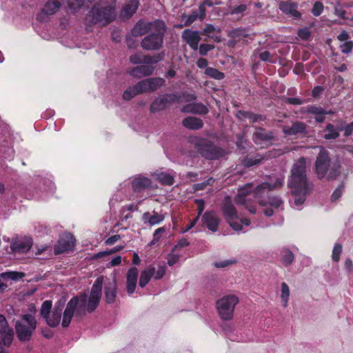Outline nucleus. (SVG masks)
I'll list each match as a JSON object with an SVG mask.
<instances>
[{
    "label": "nucleus",
    "instance_id": "1",
    "mask_svg": "<svg viewBox=\"0 0 353 353\" xmlns=\"http://www.w3.org/2000/svg\"><path fill=\"white\" fill-rule=\"evenodd\" d=\"M283 182L284 177L279 176L275 179L273 183H263L255 188L254 196L257 199L261 206L265 208L263 211L265 216H270L273 214L272 208H283V202L279 197L269 196L268 199H265L264 196L269 191L280 188Z\"/></svg>",
    "mask_w": 353,
    "mask_h": 353
},
{
    "label": "nucleus",
    "instance_id": "2",
    "mask_svg": "<svg viewBox=\"0 0 353 353\" xmlns=\"http://www.w3.org/2000/svg\"><path fill=\"white\" fill-rule=\"evenodd\" d=\"M116 17L115 3H97L94 5L85 19V29L88 32L92 31L94 26L103 27L111 21Z\"/></svg>",
    "mask_w": 353,
    "mask_h": 353
},
{
    "label": "nucleus",
    "instance_id": "3",
    "mask_svg": "<svg viewBox=\"0 0 353 353\" xmlns=\"http://www.w3.org/2000/svg\"><path fill=\"white\" fill-rule=\"evenodd\" d=\"M306 168V159L304 157H300L293 164L288 182L292 193L305 194L312 190V185L307 177Z\"/></svg>",
    "mask_w": 353,
    "mask_h": 353
},
{
    "label": "nucleus",
    "instance_id": "4",
    "mask_svg": "<svg viewBox=\"0 0 353 353\" xmlns=\"http://www.w3.org/2000/svg\"><path fill=\"white\" fill-rule=\"evenodd\" d=\"M315 171L319 179L332 180L340 174L339 166L336 165H331L328 153L324 149L320 150L316 157Z\"/></svg>",
    "mask_w": 353,
    "mask_h": 353
},
{
    "label": "nucleus",
    "instance_id": "5",
    "mask_svg": "<svg viewBox=\"0 0 353 353\" xmlns=\"http://www.w3.org/2000/svg\"><path fill=\"white\" fill-rule=\"evenodd\" d=\"M155 28L145 36L141 42V47L146 50H159L163 43V38L167 31L165 22H157Z\"/></svg>",
    "mask_w": 353,
    "mask_h": 353
},
{
    "label": "nucleus",
    "instance_id": "6",
    "mask_svg": "<svg viewBox=\"0 0 353 353\" xmlns=\"http://www.w3.org/2000/svg\"><path fill=\"white\" fill-rule=\"evenodd\" d=\"M37 326V322L34 315L23 314L21 319L15 323V331L18 339L20 341H30Z\"/></svg>",
    "mask_w": 353,
    "mask_h": 353
},
{
    "label": "nucleus",
    "instance_id": "7",
    "mask_svg": "<svg viewBox=\"0 0 353 353\" xmlns=\"http://www.w3.org/2000/svg\"><path fill=\"white\" fill-rule=\"evenodd\" d=\"M85 302L86 297L85 295H79L70 300L63 312L62 320V326L63 327H67L70 325L74 313L78 316L85 314Z\"/></svg>",
    "mask_w": 353,
    "mask_h": 353
},
{
    "label": "nucleus",
    "instance_id": "8",
    "mask_svg": "<svg viewBox=\"0 0 353 353\" xmlns=\"http://www.w3.org/2000/svg\"><path fill=\"white\" fill-rule=\"evenodd\" d=\"M222 211L224 217L234 230H241L242 224L245 225H249L250 224L249 219H241L239 218L236 210L232 203L231 198L230 196H225L224 198Z\"/></svg>",
    "mask_w": 353,
    "mask_h": 353
},
{
    "label": "nucleus",
    "instance_id": "9",
    "mask_svg": "<svg viewBox=\"0 0 353 353\" xmlns=\"http://www.w3.org/2000/svg\"><path fill=\"white\" fill-rule=\"evenodd\" d=\"M239 299L236 295H226L216 302V308L221 319L224 321L232 320L236 305Z\"/></svg>",
    "mask_w": 353,
    "mask_h": 353
},
{
    "label": "nucleus",
    "instance_id": "10",
    "mask_svg": "<svg viewBox=\"0 0 353 353\" xmlns=\"http://www.w3.org/2000/svg\"><path fill=\"white\" fill-rule=\"evenodd\" d=\"M102 285L103 279L99 277L92 287L90 296L88 297L85 294H83L86 297L85 310L88 312H92L98 306L101 297Z\"/></svg>",
    "mask_w": 353,
    "mask_h": 353
},
{
    "label": "nucleus",
    "instance_id": "11",
    "mask_svg": "<svg viewBox=\"0 0 353 353\" xmlns=\"http://www.w3.org/2000/svg\"><path fill=\"white\" fill-rule=\"evenodd\" d=\"M196 145L199 152L206 159H215L223 155L222 151L212 145L208 140L200 139Z\"/></svg>",
    "mask_w": 353,
    "mask_h": 353
},
{
    "label": "nucleus",
    "instance_id": "12",
    "mask_svg": "<svg viewBox=\"0 0 353 353\" xmlns=\"http://www.w3.org/2000/svg\"><path fill=\"white\" fill-rule=\"evenodd\" d=\"M177 100V97L174 94L161 95L154 100L150 105V112H157L164 110L166 107Z\"/></svg>",
    "mask_w": 353,
    "mask_h": 353
},
{
    "label": "nucleus",
    "instance_id": "13",
    "mask_svg": "<svg viewBox=\"0 0 353 353\" xmlns=\"http://www.w3.org/2000/svg\"><path fill=\"white\" fill-rule=\"evenodd\" d=\"M162 20H154L153 21H147L145 20L139 21L131 30L132 37H140L145 34L146 33L150 32L155 28V26L157 22H162Z\"/></svg>",
    "mask_w": 353,
    "mask_h": 353
},
{
    "label": "nucleus",
    "instance_id": "14",
    "mask_svg": "<svg viewBox=\"0 0 353 353\" xmlns=\"http://www.w3.org/2000/svg\"><path fill=\"white\" fill-rule=\"evenodd\" d=\"M165 80L162 78H149L137 83L138 87L140 89L139 92H152L163 85Z\"/></svg>",
    "mask_w": 353,
    "mask_h": 353
},
{
    "label": "nucleus",
    "instance_id": "15",
    "mask_svg": "<svg viewBox=\"0 0 353 353\" xmlns=\"http://www.w3.org/2000/svg\"><path fill=\"white\" fill-rule=\"evenodd\" d=\"M32 245V241L30 237L17 236L12 239L10 244V248L14 253H26L31 248Z\"/></svg>",
    "mask_w": 353,
    "mask_h": 353
},
{
    "label": "nucleus",
    "instance_id": "16",
    "mask_svg": "<svg viewBox=\"0 0 353 353\" xmlns=\"http://www.w3.org/2000/svg\"><path fill=\"white\" fill-rule=\"evenodd\" d=\"M75 245V239L70 234H63L59 240L57 244L54 247V253L56 254L63 253L72 250Z\"/></svg>",
    "mask_w": 353,
    "mask_h": 353
},
{
    "label": "nucleus",
    "instance_id": "17",
    "mask_svg": "<svg viewBox=\"0 0 353 353\" xmlns=\"http://www.w3.org/2000/svg\"><path fill=\"white\" fill-rule=\"evenodd\" d=\"M252 189V183H248L240 188L238 190V194L234 198V201L237 205H245V208L250 213L254 214L256 212V209L247 204L246 199V197L251 193Z\"/></svg>",
    "mask_w": 353,
    "mask_h": 353
},
{
    "label": "nucleus",
    "instance_id": "18",
    "mask_svg": "<svg viewBox=\"0 0 353 353\" xmlns=\"http://www.w3.org/2000/svg\"><path fill=\"white\" fill-rule=\"evenodd\" d=\"M201 34L198 31L185 29L181 34V38L191 49L196 50H198V45L201 40Z\"/></svg>",
    "mask_w": 353,
    "mask_h": 353
},
{
    "label": "nucleus",
    "instance_id": "19",
    "mask_svg": "<svg viewBox=\"0 0 353 353\" xmlns=\"http://www.w3.org/2000/svg\"><path fill=\"white\" fill-rule=\"evenodd\" d=\"M64 0H48L41 12L37 15V19L44 21L46 16L55 14L60 8Z\"/></svg>",
    "mask_w": 353,
    "mask_h": 353
},
{
    "label": "nucleus",
    "instance_id": "20",
    "mask_svg": "<svg viewBox=\"0 0 353 353\" xmlns=\"http://www.w3.org/2000/svg\"><path fill=\"white\" fill-rule=\"evenodd\" d=\"M279 9L285 14L295 19L301 17V13L297 10V3L291 1H281L279 4Z\"/></svg>",
    "mask_w": 353,
    "mask_h": 353
},
{
    "label": "nucleus",
    "instance_id": "21",
    "mask_svg": "<svg viewBox=\"0 0 353 353\" xmlns=\"http://www.w3.org/2000/svg\"><path fill=\"white\" fill-rule=\"evenodd\" d=\"M139 270L133 267L128 270L126 274V290L129 294H132L137 287Z\"/></svg>",
    "mask_w": 353,
    "mask_h": 353
},
{
    "label": "nucleus",
    "instance_id": "22",
    "mask_svg": "<svg viewBox=\"0 0 353 353\" xmlns=\"http://www.w3.org/2000/svg\"><path fill=\"white\" fill-rule=\"evenodd\" d=\"M164 57L163 53H159L156 56H139L138 54H133L130 56V61L133 64L138 63H156L161 60H163Z\"/></svg>",
    "mask_w": 353,
    "mask_h": 353
},
{
    "label": "nucleus",
    "instance_id": "23",
    "mask_svg": "<svg viewBox=\"0 0 353 353\" xmlns=\"http://www.w3.org/2000/svg\"><path fill=\"white\" fill-rule=\"evenodd\" d=\"M202 221L212 232H214L217 231L219 219L214 212H205L203 216Z\"/></svg>",
    "mask_w": 353,
    "mask_h": 353
},
{
    "label": "nucleus",
    "instance_id": "24",
    "mask_svg": "<svg viewBox=\"0 0 353 353\" xmlns=\"http://www.w3.org/2000/svg\"><path fill=\"white\" fill-rule=\"evenodd\" d=\"M283 132L287 135H296L299 134H306V125L305 123L296 121L294 122L292 125H284L283 126Z\"/></svg>",
    "mask_w": 353,
    "mask_h": 353
},
{
    "label": "nucleus",
    "instance_id": "25",
    "mask_svg": "<svg viewBox=\"0 0 353 353\" xmlns=\"http://www.w3.org/2000/svg\"><path fill=\"white\" fill-rule=\"evenodd\" d=\"M181 111L187 113L197 114H205L208 112V108L206 105L201 103H193L188 104L183 107Z\"/></svg>",
    "mask_w": 353,
    "mask_h": 353
},
{
    "label": "nucleus",
    "instance_id": "26",
    "mask_svg": "<svg viewBox=\"0 0 353 353\" xmlns=\"http://www.w3.org/2000/svg\"><path fill=\"white\" fill-rule=\"evenodd\" d=\"M154 68L150 65H139L132 68L130 72V74L135 78H142L143 77L150 76L153 73Z\"/></svg>",
    "mask_w": 353,
    "mask_h": 353
},
{
    "label": "nucleus",
    "instance_id": "27",
    "mask_svg": "<svg viewBox=\"0 0 353 353\" xmlns=\"http://www.w3.org/2000/svg\"><path fill=\"white\" fill-rule=\"evenodd\" d=\"M165 219L162 214H159L156 211L152 213L146 212L143 214V220L145 223H148L150 226L155 225L161 223Z\"/></svg>",
    "mask_w": 353,
    "mask_h": 353
},
{
    "label": "nucleus",
    "instance_id": "28",
    "mask_svg": "<svg viewBox=\"0 0 353 353\" xmlns=\"http://www.w3.org/2000/svg\"><path fill=\"white\" fill-rule=\"evenodd\" d=\"M139 6V0H130L122 8L121 16L123 18L131 17L137 10Z\"/></svg>",
    "mask_w": 353,
    "mask_h": 353
},
{
    "label": "nucleus",
    "instance_id": "29",
    "mask_svg": "<svg viewBox=\"0 0 353 353\" xmlns=\"http://www.w3.org/2000/svg\"><path fill=\"white\" fill-rule=\"evenodd\" d=\"M61 314H62V308L57 307H55L50 313V314H48L46 317L45 320L49 326L56 327L60 323Z\"/></svg>",
    "mask_w": 353,
    "mask_h": 353
},
{
    "label": "nucleus",
    "instance_id": "30",
    "mask_svg": "<svg viewBox=\"0 0 353 353\" xmlns=\"http://www.w3.org/2000/svg\"><path fill=\"white\" fill-rule=\"evenodd\" d=\"M183 125L188 129L196 130L201 129L203 126V122L199 118L188 117L183 119Z\"/></svg>",
    "mask_w": 353,
    "mask_h": 353
},
{
    "label": "nucleus",
    "instance_id": "31",
    "mask_svg": "<svg viewBox=\"0 0 353 353\" xmlns=\"http://www.w3.org/2000/svg\"><path fill=\"white\" fill-rule=\"evenodd\" d=\"M154 274V267L149 266L146 269L143 270L141 272V276L139 279V286L141 288H144L150 281V279Z\"/></svg>",
    "mask_w": 353,
    "mask_h": 353
},
{
    "label": "nucleus",
    "instance_id": "32",
    "mask_svg": "<svg viewBox=\"0 0 353 353\" xmlns=\"http://www.w3.org/2000/svg\"><path fill=\"white\" fill-rule=\"evenodd\" d=\"M132 188L135 191H141L151 185L150 179L143 176H137L132 181Z\"/></svg>",
    "mask_w": 353,
    "mask_h": 353
},
{
    "label": "nucleus",
    "instance_id": "33",
    "mask_svg": "<svg viewBox=\"0 0 353 353\" xmlns=\"http://www.w3.org/2000/svg\"><path fill=\"white\" fill-rule=\"evenodd\" d=\"M272 138L271 132H267L262 128L257 129L253 135V140L256 144H260L262 141H270Z\"/></svg>",
    "mask_w": 353,
    "mask_h": 353
},
{
    "label": "nucleus",
    "instance_id": "34",
    "mask_svg": "<svg viewBox=\"0 0 353 353\" xmlns=\"http://www.w3.org/2000/svg\"><path fill=\"white\" fill-rule=\"evenodd\" d=\"M306 112L315 115V120L319 123H322L325 120L326 111L321 107L311 105L307 108Z\"/></svg>",
    "mask_w": 353,
    "mask_h": 353
},
{
    "label": "nucleus",
    "instance_id": "35",
    "mask_svg": "<svg viewBox=\"0 0 353 353\" xmlns=\"http://www.w3.org/2000/svg\"><path fill=\"white\" fill-rule=\"evenodd\" d=\"M181 21H184L185 26H190L197 19H199L201 21L204 19L201 18V12H199V10H192L190 14H183L181 16Z\"/></svg>",
    "mask_w": 353,
    "mask_h": 353
},
{
    "label": "nucleus",
    "instance_id": "36",
    "mask_svg": "<svg viewBox=\"0 0 353 353\" xmlns=\"http://www.w3.org/2000/svg\"><path fill=\"white\" fill-rule=\"evenodd\" d=\"M290 296V290L288 285L283 282L281 283L280 299L283 307H287Z\"/></svg>",
    "mask_w": 353,
    "mask_h": 353
},
{
    "label": "nucleus",
    "instance_id": "37",
    "mask_svg": "<svg viewBox=\"0 0 353 353\" xmlns=\"http://www.w3.org/2000/svg\"><path fill=\"white\" fill-rule=\"evenodd\" d=\"M0 334L4 345L10 346L14 338V332L12 328L6 327L0 329Z\"/></svg>",
    "mask_w": 353,
    "mask_h": 353
},
{
    "label": "nucleus",
    "instance_id": "38",
    "mask_svg": "<svg viewBox=\"0 0 353 353\" xmlns=\"http://www.w3.org/2000/svg\"><path fill=\"white\" fill-rule=\"evenodd\" d=\"M236 117H238L239 119L242 120V121L248 119V120H249V121L250 123H255L259 119H261V120L263 119V118L261 115H256L250 112L241 111V110H239L236 113Z\"/></svg>",
    "mask_w": 353,
    "mask_h": 353
},
{
    "label": "nucleus",
    "instance_id": "39",
    "mask_svg": "<svg viewBox=\"0 0 353 353\" xmlns=\"http://www.w3.org/2000/svg\"><path fill=\"white\" fill-rule=\"evenodd\" d=\"M117 296V288L115 283H112L105 288V299L106 303H112Z\"/></svg>",
    "mask_w": 353,
    "mask_h": 353
},
{
    "label": "nucleus",
    "instance_id": "40",
    "mask_svg": "<svg viewBox=\"0 0 353 353\" xmlns=\"http://www.w3.org/2000/svg\"><path fill=\"white\" fill-rule=\"evenodd\" d=\"M154 176L156 179L163 185H171L174 183V176L171 174L160 172L155 173Z\"/></svg>",
    "mask_w": 353,
    "mask_h": 353
},
{
    "label": "nucleus",
    "instance_id": "41",
    "mask_svg": "<svg viewBox=\"0 0 353 353\" xmlns=\"http://www.w3.org/2000/svg\"><path fill=\"white\" fill-rule=\"evenodd\" d=\"M140 89L138 87L137 83L133 87H129L123 94V97L125 100H130L135 96L142 94L139 92Z\"/></svg>",
    "mask_w": 353,
    "mask_h": 353
},
{
    "label": "nucleus",
    "instance_id": "42",
    "mask_svg": "<svg viewBox=\"0 0 353 353\" xmlns=\"http://www.w3.org/2000/svg\"><path fill=\"white\" fill-rule=\"evenodd\" d=\"M325 130L327 132L324 135L325 139H335L339 136V131L330 123L326 125Z\"/></svg>",
    "mask_w": 353,
    "mask_h": 353
},
{
    "label": "nucleus",
    "instance_id": "43",
    "mask_svg": "<svg viewBox=\"0 0 353 353\" xmlns=\"http://www.w3.org/2000/svg\"><path fill=\"white\" fill-rule=\"evenodd\" d=\"M310 192H305V194H294L292 193L294 196V199L293 203H292V206L294 208L299 209L300 207L303 204L305 201V196Z\"/></svg>",
    "mask_w": 353,
    "mask_h": 353
},
{
    "label": "nucleus",
    "instance_id": "44",
    "mask_svg": "<svg viewBox=\"0 0 353 353\" xmlns=\"http://www.w3.org/2000/svg\"><path fill=\"white\" fill-rule=\"evenodd\" d=\"M216 31L215 27L212 24H208L205 28L203 29V32L201 33L203 35H206L209 38L214 39L215 41H220V39L214 35V32Z\"/></svg>",
    "mask_w": 353,
    "mask_h": 353
},
{
    "label": "nucleus",
    "instance_id": "45",
    "mask_svg": "<svg viewBox=\"0 0 353 353\" xmlns=\"http://www.w3.org/2000/svg\"><path fill=\"white\" fill-rule=\"evenodd\" d=\"M205 74L208 77L217 80H221L224 78V74L214 68H206Z\"/></svg>",
    "mask_w": 353,
    "mask_h": 353
},
{
    "label": "nucleus",
    "instance_id": "46",
    "mask_svg": "<svg viewBox=\"0 0 353 353\" xmlns=\"http://www.w3.org/2000/svg\"><path fill=\"white\" fill-rule=\"evenodd\" d=\"M294 259L293 253L289 250H283L282 251L281 260L284 265L288 266L290 265Z\"/></svg>",
    "mask_w": 353,
    "mask_h": 353
},
{
    "label": "nucleus",
    "instance_id": "47",
    "mask_svg": "<svg viewBox=\"0 0 353 353\" xmlns=\"http://www.w3.org/2000/svg\"><path fill=\"white\" fill-rule=\"evenodd\" d=\"M3 279L17 281L24 276V273L19 272H7L1 274Z\"/></svg>",
    "mask_w": 353,
    "mask_h": 353
},
{
    "label": "nucleus",
    "instance_id": "48",
    "mask_svg": "<svg viewBox=\"0 0 353 353\" xmlns=\"http://www.w3.org/2000/svg\"><path fill=\"white\" fill-rule=\"evenodd\" d=\"M52 301H45L41 305V315L45 319L46 317L50 314L52 312Z\"/></svg>",
    "mask_w": 353,
    "mask_h": 353
},
{
    "label": "nucleus",
    "instance_id": "49",
    "mask_svg": "<svg viewBox=\"0 0 353 353\" xmlns=\"http://www.w3.org/2000/svg\"><path fill=\"white\" fill-rule=\"evenodd\" d=\"M68 3L72 12H77L83 6L84 0H68Z\"/></svg>",
    "mask_w": 353,
    "mask_h": 353
},
{
    "label": "nucleus",
    "instance_id": "50",
    "mask_svg": "<svg viewBox=\"0 0 353 353\" xmlns=\"http://www.w3.org/2000/svg\"><path fill=\"white\" fill-rule=\"evenodd\" d=\"M342 252V245L340 243H335L332 253V259L335 262H339Z\"/></svg>",
    "mask_w": 353,
    "mask_h": 353
},
{
    "label": "nucleus",
    "instance_id": "51",
    "mask_svg": "<svg viewBox=\"0 0 353 353\" xmlns=\"http://www.w3.org/2000/svg\"><path fill=\"white\" fill-rule=\"evenodd\" d=\"M214 48V46L212 44L203 43L200 46L198 45V50L199 54L201 56H205L208 54V52Z\"/></svg>",
    "mask_w": 353,
    "mask_h": 353
},
{
    "label": "nucleus",
    "instance_id": "52",
    "mask_svg": "<svg viewBox=\"0 0 353 353\" xmlns=\"http://www.w3.org/2000/svg\"><path fill=\"white\" fill-rule=\"evenodd\" d=\"M263 158L260 155H257L254 158H248L244 160V165L247 167H250L254 165H257L261 162Z\"/></svg>",
    "mask_w": 353,
    "mask_h": 353
},
{
    "label": "nucleus",
    "instance_id": "53",
    "mask_svg": "<svg viewBox=\"0 0 353 353\" xmlns=\"http://www.w3.org/2000/svg\"><path fill=\"white\" fill-rule=\"evenodd\" d=\"M213 6V3L210 0H205L204 1L199 7V12H201V18L205 19L206 15V10L205 7H212Z\"/></svg>",
    "mask_w": 353,
    "mask_h": 353
},
{
    "label": "nucleus",
    "instance_id": "54",
    "mask_svg": "<svg viewBox=\"0 0 353 353\" xmlns=\"http://www.w3.org/2000/svg\"><path fill=\"white\" fill-rule=\"evenodd\" d=\"M353 48V42L352 41L343 42L340 44V48L343 53H350Z\"/></svg>",
    "mask_w": 353,
    "mask_h": 353
},
{
    "label": "nucleus",
    "instance_id": "55",
    "mask_svg": "<svg viewBox=\"0 0 353 353\" xmlns=\"http://www.w3.org/2000/svg\"><path fill=\"white\" fill-rule=\"evenodd\" d=\"M165 231V230L163 227L159 228L158 229H157L153 234V239L152 240L150 244L151 245L156 244L161 238L160 234L164 233Z\"/></svg>",
    "mask_w": 353,
    "mask_h": 353
},
{
    "label": "nucleus",
    "instance_id": "56",
    "mask_svg": "<svg viewBox=\"0 0 353 353\" xmlns=\"http://www.w3.org/2000/svg\"><path fill=\"white\" fill-rule=\"evenodd\" d=\"M236 261L232 259L223 260L220 261H216L214 263V265L217 268H224L230 265L235 263Z\"/></svg>",
    "mask_w": 353,
    "mask_h": 353
},
{
    "label": "nucleus",
    "instance_id": "57",
    "mask_svg": "<svg viewBox=\"0 0 353 353\" xmlns=\"http://www.w3.org/2000/svg\"><path fill=\"white\" fill-rule=\"evenodd\" d=\"M323 10V5L322 3L317 1L316 2L312 8V12L314 16L318 17L319 16Z\"/></svg>",
    "mask_w": 353,
    "mask_h": 353
},
{
    "label": "nucleus",
    "instance_id": "58",
    "mask_svg": "<svg viewBox=\"0 0 353 353\" xmlns=\"http://www.w3.org/2000/svg\"><path fill=\"white\" fill-rule=\"evenodd\" d=\"M180 259V256L179 254H174L173 252L169 254L167 256V263L168 265L172 266L175 263H176Z\"/></svg>",
    "mask_w": 353,
    "mask_h": 353
},
{
    "label": "nucleus",
    "instance_id": "59",
    "mask_svg": "<svg viewBox=\"0 0 353 353\" xmlns=\"http://www.w3.org/2000/svg\"><path fill=\"white\" fill-rule=\"evenodd\" d=\"M166 268L164 265H159L157 271L154 270V274L153 275L155 279H161L165 274Z\"/></svg>",
    "mask_w": 353,
    "mask_h": 353
},
{
    "label": "nucleus",
    "instance_id": "60",
    "mask_svg": "<svg viewBox=\"0 0 353 353\" xmlns=\"http://www.w3.org/2000/svg\"><path fill=\"white\" fill-rule=\"evenodd\" d=\"M343 190V185H340L339 188H337L334 192L332 193L331 196V200L332 201H336L339 198L341 197L342 192Z\"/></svg>",
    "mask_w": 353,
    "mask_h": 353
},
{
    "label": "nucleus",
    "instance_id": "61",
    "mask_svg": "<svg viewBox=\"0 0 353 353\" xmlns=\"http://www.w3.org/2000/svg\"><path fill=\"white\" fill-rule=\"evenodd\" d=\"M213 182H214V179L210 178L203 183L195 184L194 185V188L195 190H199L203 189L207 185L212 184Z\"/></svg>",
    "mask_w": 353,
    "mask_h": 353
},
{
    "label": "nucleus",
    "instance_id": "62",
    "mask_svg": "<svg viewBox=\"0 0 353 353\" xmlns=\"http://www.w3.org/2000/svg\"><path fill=\"white\" fill-rule=\"evenodd\" d=\"M335 14L341 19H345L346 11L340 6L334 8Z\"/></svg>",
    "mask_w": 353,
    "mask_h": 353
},
{
    "label": "nucleus",
    "instance_id": "63",
    "mask_svg": "<svg viewBox=\"0 0 353 353\" xmlns=\"http://www.w3.org/2000/svg\"><path fill=\"white\" fill-rule=\"evenodd\" d=\"M298 35L302 39L306 40L310 37V32L307 28L301 29L298 32Z\"/></svg>",
    "mask_w": 353,
    "mask_h": 353
},
{
    "label": "nucleus",
    "instance_id": "64",
    "mask_svg": "<svg viewBox=\"0 0 353 353\" xmlns=\"http://www.w3.org/2000/svg\"><path fill=\"white\" fill-rule=\"evenodd\" d=\"M247 9V6L244 4L239 5L238 6L234 7L233 9L231 10L230 13L232 14H239L243 12Z\"/></svg>",
    "mask_w": 353,
    "mask_h": 353
}]
</instances>
